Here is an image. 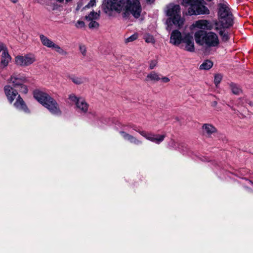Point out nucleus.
Wrapping results in <instances>:
<instances>
[{
  "mask_svg": "<svg viewBox=\"0 0 253 253\" xmlns=\"http://www.w3.org/2000/svg\"><path fill=\"white\" fill-rule=\"evenodd\" d=\"M140 0H104L102 5L106 13L111 10L122 12L124 18H128L131 14L135 18L140 17L142 7Z\"/></svg>",
  "mask_w": 253,
  "mask_h": 253,
  "instance_id": "f257e3e1",
  "label": "nucleus"
},
{
  "mask_svg": "<svg viewBox=\"0 0 253 253\" xmlns=\"http://www.w3.org/2000/svg\"><path fill=\"white\" fill-rule=\"evenodd\" d=\"M165 13L167 17L166 21L167 30L170 31L173 25L181 27L183 25L184 19L181 16L179 5L173 3H169L165 7Z\"/></svg>",
  "mask_w": 253,
  "mask_h": 253,
  "instance_id": "f03ea898",
  "label": "nucleus"
},
{
  "mask_svg": "<svg viewBox=\"0 0 253 253\" xmlns=\"http://www.w3.org/2000/svg\"><path fill=\"white\" fill-rule=\"evenodd\" d=\"M33 96L36 100L52 114L56 115L61 114V111L57 102L47 92L38 89L33 91Z\"/></svg>",
  "mask_w": 253,
  "mask_h": 253,
  "instance_id": "7ed1b4c3",
  "label": "nucleus"
},
{
  "mask_svg": "<svg viewBox=\"0 0 253 253\" xmlns=\"http://www.w3.org/2000/svg\"><path fill=\"white\" fill-rule=\"evenodd\" d=\"M194 38L197 44L207 47H216L219 43L218 36L212 32L198 30L195 32Z\"/></svg>",
  "mask_w": 253,
  "mask_h": 253,
  "instance_id": "20e7f679",
  "label": "nucleus"
},
{
  "mask_svg": "<svg viewBox=\"0 0 253 253\" xmlns=\"http://www.w3.org/2000/svg\"><path fill=\"white\" fill-rule=\"evenodd\" d=\"M204 0H183L182 4L185 6L189 5L187 14L189 15L207 14L209 10L204 5Z\"/></svg>",
  "mask_w": 253,
  "mask_h": 253,
  "instance_id": "39448f33",
  "label": "nucleus"
},
{
  "mask_svg": "<svg viewBox=\"0 0 253 253\" xmlns=\"http://www.w3.org/2000/svg\"><path fill=\"white\" fill-rule=\"evenodd\" d=\"M218 14L220 18L218 23L223 28H228L233 24L232 15L229 7L225 4H220Z\"/></svg>",
  "mask_w": 253,
  "mask_h": 253,
  "instance_id": "423d86ee",
  "label": "nucleus"
},
{
  "mask_svg": "<svg viewBox=\"0 0 253 253\" xmlns=\"http://www.w3.org/2000/svg\"><path fill=\"white\" fill-rule=\"evenodd\" d=\"M36 61V56L31 53L24 55H18L14 58V63L18 66L21 67L30 66Z\"/></svg>",
  "mask_w": 253,
  "mask_h": 253,
  "instance_id": "0eeeda50",
  "label": "nucleus"
},
{
  "mask_svg": "<svg viewBox=\"0 0 253 253\" xmlns=\"http://www.w3.org/2000/svg\"><path fill=\"white\" fill-rule=\"evenodd\" d=\"M69 99L75 104L76 108L80 112L85 113L87 112L89 105L83 98L77 96L74 94H71L69 96Z\"/></svg>",
  "mask_w": 253,
  "mask_h": 253,
  "instance_id": "6e6552de",
  "label": "nucleus"
},
{
  "mask_svg": "<svg viewBox=\"0 0 253 253\" xmlns=\"http://www.w3.org/2000/svg\"><path fill=\"white\" fill-rule=\"evenodd\" d=\"M181 47L184 50L190 52H194L195 51L193 38L191 34L186 33L183 34Z\"/></svg>",
  "mask_w": 253,
  "mask_h": 253,
  "instance_id": "1a4fd4ad",
  "label": "nucleus"
},
{
  "mask_svg": "<svg viewBox=\"0 0 253 253\" xmlns=\"http://www.w3.org/2000/svg\"><path fill=\"white\" fill-rule=\"evenodd\" d=\"M140 135L145 137L146 139L153 142L156 144H160L165 138V135L157 134L147 132L144 130H136Z\"/></svg>",
  "mask_w": 253,
  "mask_h": 253,
  "instance_id": "9d476101",
  "label": "nucleus"
},
{
  "mask_svg": "<svg viewBox=\"0 0 253 253\" xmlns=\"http://www.w3.org/2000/svg\"><path fill=\"white\" fill-rule=\"evenodd\" d=\"M192 26L194 28L200 29V30H211L213 28V26L210 21L205 19L199 20L195 21Z\"/></svg>",
  "mask_w": 253,
  "mask_h": 253,
  "instance_id": "9b49d317",
  "label": "nucleus"
},
{
  "mask_svg": "<svg viewBox=\"0 0 253 253\" xmlns=\"http://www.w3.org/2000/svg\"><path fill=\"white\" fill-rule=\"evenodd\" d=\"M8 83L11 84L14 87L17 88L23 83H25L26 79L20 74H13L8 80Z\"/></svg>",
  "mask_w": 253,
  "mask_h": 253,
  "instance_id": "f8f14e48",
  "label": "nucleus"
},
{
  "mask_svg": "<svg viewBox=\"0 0 253 253\" xmlns=\"http://www.w3.org/2000/svg\"><path fill=\"white\" fill-rule=\"evenodd\" d=\"M4 91L8 100L10 103L19 95L17 90L9 85L4 86Z\"/></svg>",
  "mask_w": 253,
  "mask_h": 253,
  "instance_id": "ddd939ff",
  "label": "nucleus"
},
{
  "mask_svg": "<svg viewBox=\"0 0 253 253\" xmlns=\"http://www.w3.org/2000/svg\"><path fill=\"white\" fill-rule=\"evenodd\" d=\"M183 35L178 30L173 31L170 35L169 42L174 45L178 46L181 44L183 41Z\"/></svg>",
  "mask_w": 253,
  "mask_h": 253,
  "instance_id": "4468645a",
  "label": "nucleus"
},
{
  "mask_svg": "<svg viewBox=\"0 0 253 253\" xmlns=\"http://www.w3.org/2000/svg\"><path fill=\"white\" fill-rule=\"evenodd\" d=\"M202 131L204 134L210 137L212 134H214L217 131L216 127L211 124H204L202 126Z\"/></svg>",
  "mask_w": 253,
  "mask_h": 253,
  "instance_id": "2eb2a0df",
  "label": "nucleus"
},
{
  "mask_svg": "<svg viewBox=\"0 0 253 253\" xmlns=\"http://www.w3.org/2000/svg\"><path fill=\"white\" fill-rule=\"evenodd\" d=\"M11 59L8 51L2 52L0 59V68L1 69L6 68L11 62Z\"/></svg>",
  "mask_w": 253,
  "mask_h": 253,
  "instance_id": "dca6fc26",
  "label": "nucleus"
},
{
  "mask_svg": "<svg viewBox=\"0 0 253 253\" xmlns=\"http://www.w3.org/2000/svg\"><path fill=\"white\" fill-rule=\"evenodd\" d=\"M14 106L19 110L23 111L25 112H27L28 111L24 100L20 95H18V97L16 98V100L14 103Z\"/></svg>",
  "mask_w": 253,
  "mask_h": 253,
  "instance_id": "f3484780",
  "label": "nucleus"
},
{
  "mask_svg": "<svg viewBox=\"0 0 253 253\" xmlns=\"http://www.w3.org/2000/svg\"><path fill=\"white\" fill-rule=\"evenodd\" d=\"M222 26H220L219 23L216 24L215 29L217 31H219V33L221 37L222 40L223 41H227L229 38L228 33L226 32Z\"/></svg>",
  "mask_w": 253,
  "mask_h": 253,
  "instance_id": "a211bd4d",
  "label": "nucleus"
},
{
  "mask_svg": "<svg viewBox=\"0 0 253 253\" xmlns=\"http://www.w3.org/2000/svg\"><path fill=\"white\" fill-rule=\"evenodd\" d=\"M120 133L125 140H127L132 143H134L135 144H139L141 143V141L139 140L136 138L129 134H128L124 131H121Z\"/></svg>",
  "mask_w": 253,
  "mask_h": 253,
  "instance_id": "6ab92c4d",
  "label": "nucleus"
},
{
  "mask_svg": "<svg viewBox=\"0 0 253 253\" xmlns=\"http://www.w3.org/2000/svg\"><path fill=\"white\" fill-rule=\"evenodd\" d=\"M40 39L42 44L47 47L52 48L55 44L53 41L43 35H41Z\"/></svg>",
  "mask_w": 253,
  "mask_h": 253,
  "instance_id": "aec40b11",
  "label": "nucleus"
},
{
  "mask_svg": "<svg viewBox=\"0 0 253 253\" xmlns=\"http://www.w3.org/2000/svg\"><path fill=\"white\" fill-rule=\"evenodd\" d=\"M69 79L75 84L81 85L85 82V78L81 76H76L75 75L71 76Z\"/></svg>",
  "mask_w": 253,
  "mask_h": 253,
  "instance_id": "412c9836",
  "label": "nucleus"
},
{
  "mask_svg": "<svg viewBox=\"0 0 253 253\" xmlns=\"http://www.w3.org/2000/svg\"><path fill=\"white\" fill-rule=\"evenodd\" d=\"M147 81L158 82L160 81V75L155 72H152L146 77Z\"/></svg>",
  "mask_w": 253,
  "mask_h": 253,
  "instance_id": "4be33fe9",
  "label": "nucleus"
},
{
  "mask_svg": "<svg viewBox=\"0 0 253 253\" xmlns=\"http://www.w3.org/2000/svg\"><path fill=\"white\" fill-rule=\"evenodd\" d=\"M212 62L210 60H206L203 62L200 66V69L209 70L212 67Z\"/></svg>",
  "mask_w": 253,
  "mask_h": 253,
  "instance_id": "5701e85b",
  "label": "nucleus"
},
{
  "mask_svg": "<svg viewBox=\"0 0 253 253\" xmlns=\"http://www.w3.org/2000/svg\"><path fill=\"white\" fill-rule=\"evenodd\" d=\"M99 12L92 11L88 15L85 16V19L86 20H96L99 18Z\"/></svg>",
  "mask_w": 253,
  "mask_h": 253,
  "instance_id": "b1692460",
  "label": "nucleus"
},
{
  "mask_svg": "<svg viewBox=\"0 0 253 253\" xmlns=\"http://www.w3.org/2000/svg\"><path fill=\"white\" fill-rule=\"evenodd\" d=\"M52 49H54L57 53L61 55H66L67 54V52L65 50L56 43Z\"/></svg>",
  "mask_w": 253,
  "mask_h": 253,
  "instance_id": "393cba45",
  "label": "nucleus"
},
{
  "mask_svg": "<svg viewBox=\"0 0 253 253\" xmlns=\"http://www.w3.org/2000/svg\"><path fill=\"white\" fill-rule=\"evenodd\" d=\"M144 39L147 43L154 44L155 42V40L152 35L146 34L144 35Z\"/></svg>",
  "mask_w": 253,
  "mask_h": 253,
  "instance_id": "a878e982",
  "label": "nucleus"
},
{
  "mask_svg": "<svg viewBox=\"0 0 253 253\" xmlns=\"http://www.w3.org/2000/svg\"><path fill=\"white\" fill-rule=\"evenodd\" d=\"M231 88L232 92L235 94L239 95L242 92L241 89L237 85L235 84H232L231 85Z\"/></svg>",
  "mask_w": 253,
  "mask_h": 253,
  "instance_id": "bb28decb",
  "label": "nucleus"
},
{
  "mask_svg": "<svg viewBox=\"0 0 253 253\" xmlns=\"http://www.w3.org/2000/svg\"><path fill=\"white\" fill-rule=\"evenodd\" d=\"M138 38L137 34H134L128 38L125 39V42L126 43H127L130 42H133Z\"/></svg>",
  "mask_w": 253,
  "mask_h": 253,
  "instance_id": "cd10ccee",
  "label": "nucleus"
},
{
  "mask_svg": "<svg viewBox=\"0 0 253 253\" xmlns=\"http://www.w3.org/2000/svg\"><path fill=\"white\" fill-rule=\"evenodd\" d=\"M24 84L25 83H23L22 85H19L18 88H19V91L20 92L23 94H26L28 91V89L27 85Z\"/></svg>",
  "mask_w": 253,
  "mask_h": 253,
  "instance_id": "c85d7f7f",
  "label": "nucleus"
},
{
  "mask_svg": "<svg viewBox=\"0 0 253 253\" xmlns=\"http://www.w3.org/2000/svg\"><path fill=\"white\" fill-rule=\"evenodd\" d=\"M89 22L88 27L89 28H97L99 26L98 23L95 20H87Z\"/></svg>",
  "mask_w": 253,
  "mask_h": 253,
  "instance_id": "c756f323",
  "label": "nucleus"
},
{
  "mask_svg": "<svg viewBox=\"0 0 253 253\" xmlns=\"http://www.w3.org/2000/svg\"><path fill=\"white\" fill-rule=\"evenodd\" d=\"M222 79V76L219 74L216 75L214 77V84H215L216 86H217L221 82Z\"/></svg>",
  "mask_w": 253,
  "mask_h": 253,
  "instance_id": "7c9ffc66",
  "label": "nucleus"
},
{
  "mask_svg": "<svg viewBox=\"0 0 253 253\" xmlns=\"http://www.w3.org/2000/svg\"><path fill=\"white\" fill-rule=\"evenodd\" d=\"M8 51L6 46L0 41V52H4Z\"/></svg>",
  "mask_w": 253,
  "mask_h": 253,
  "instance_id": "2f4dec72",
  "label": "nucleus"
},
{
  "mask_svg": "<svg viewBox=\"0 0 253 253\" xmlns=\"http://www.w3.org/2000/svg\"><path fill=\"white\" fill-rule=\"evenodd\" d=\"M160 81L163 83H168L170 82V79L166 76H161L160 75Z\"/></svg>",
  "mask_w": 253,
  "mask_h": 253,
  "instance_id": "473e14b6",
  "label": "nucleus"
},
{
  "mask_svg": "<svg viewBox=\"0 0 253 253\" xmlns=\"http://www.w3.org/2000/svg\"><path fill=\"white\" fill-rule=\"evenodd\" d=\"M95 4V0H91L88 4L86 5L84 7V9L85 10L87 8H89L93 6Z\"/></svg>",
  "mask_w": 253,
  "mask_h": 253,
  "instance_id": "72a5a7b5",
  "label": "nucleus"
},
{
  "mask_svg": "<svg viewBox=\"0 0 253 253\" xmlns=\"http://www.w3.org/2000/svg\"><path fill=\"white\" fill-rule=\"evenodd\" d=\"M76 26L78 28H82L84 26V23L83 21L78 20L76 23Z\"/></svg>",
  "mask_w": 253,
  "mask_h": 253,
  "instance_id": "f704fd0d",
  "label": "nucleus"
},
{
  "mask_svg": "<svg viewBox=\"0 0 253 253\" xmlns=\"http://www.w3.org/2000/svg\"><path fill=\"white\" fill-rule=\"evenodd\" d=\"M80 50L83 55H85L86 52V49L84 45H80Z\"/></svg>",
  "mask_w": 253,
  "mask_h": 253,
  "instance_id": "c9c22d12",
  "label": "nucleus"
},
{
  "mask_svg": "<svg viewBox=\"0 0 253 253\" xmlns=\"http://www.w3.org/2000/svg\"><path fill=\"white\" fill-rule=\"evenodd\" d=\"M155 65V64H151L150 65V68L152 69L154 68Z\"/></svg>",
  "mask_w": 253,
  "mask_h": 253,
  "instance_id": "e433bc0d",
  "label": "nucleus"
},
{
  "mask_svg": "<svg viewBox=\"0 0 253 253\" xmlns=\"http://www.w3.org/2000/svg\"><path fill=\"white\" fill-rule=\"evenodd\" d=\"M155 0H146L147 2L152 3Z\"/></svg>",
  "mask_w": 253,
  "mask_h": 253,
  "instance_id": "4c0bfd02",
  "label": "nucleus"
},
{
  "mask_svg": "<svg viewBox=\"0 0 253 253\" xmlns=\"http://www.w3.org/2000/svg\"><path fill=\"white\" fill-rule=\"evenodd\" d=\"M10 0L13 3H16L18 1V0Z\"/></svg>",
  "mask_w": 253,
  "mask_h": 253,
  "instance_id": "58836bf2",
  "label": "nucleus"
},
{
  "mask_svg": "<svg viewBox=\"0 0 253 253\" xmlns=\"http://www.w3.org/2000/svg\"><path fill=\"white\" fill-rule=\"evenodd\" d=\"M217 104L216 102L214 101L212 103V106H216Z\"/></svg>",
  "mask_w": 253,
  "mask_h": 253,
  "instance_id": "ea45409f",
  "label": "nucleus"
},
{
  "mask_svg": "<svg viewBox=\"0 0 253 253\" xmlns=\"http://www.w3.org/2000/svg\"><path fill=\"white\" fill-rule=\"evenodd\" d=\"M248 182L249 184H252V185H253V183L252 181H248Z\"/></svg>",
  "mask_w": 253,
  "mask_h": 253,
  "instance_id": "a19ab883",
  "label": "nucleus"
},
{
  "mask_svg": "<svg viewBox=\"0 0 253 253\" xmlns=\"http://www.w3.org/2000/svg\"><path fill=\"white\" fill-rule=\"evenodd\" d=\"M56 0L59 2H62L64 1V0Z\"/></svg>",
  "mask_w": 253,
  "mask_h": 253,
  "instance_id": "79ce46f5",
  "label": "nucleus"
},
{
  "mask_svg": "<svg viewBox=\"0 0 253 253\" xmlns=\"http://www.w3.org/2000/svg\"><path fill=\"white\" fill-rule=\"evenodd\" d=\"M72 0H66V2H69L71 1Z\"/></svg>",
  "mask_w": 253,
  "mask_h": 253,
  "instance_id": "37998d69",
  "label": "nucleus"
},
{
  "mask_svg": "<svg viewBox=\"0 0 253 253\" xmlns=\"http://www.w3.org/2000/svg\"><path fill=\"white\" fill-rule=\"evenodd\" d=\"M79 8H80V7H79V5H78L77 9H79Z\"/></svg>",
  "mask_w": 253,
  "mask_h": 253,
  "instance_id": "c03bdc74",
  "label": "nucleus"
}]
</instances>
